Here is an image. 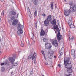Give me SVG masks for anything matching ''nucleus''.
<instances>
[{
  "label": "nucleus",
  "mask_w": 76,
  "mask_h": 76,
  "mask_svg": "<svg viewBox=\"0 0 76 76\" xmlns=\"http://www.w3.org/2000/svg\"><path fill=\"white\" fill-rule=\"evenodd\" d=\"M64 64L65 66V67L66 69H72V65H71L69 66V67H66L67 66H69L71 64V61H70V58L68 57H66L64 58Z\"/></svg>",
  "instance_id": "f257e3e1"
},
{
  "label": "nucleus",
  "mask_w": 76,
  "mask_h": 76,
  "mask_svg": "<svg viewBox=\"0 0 76 76\" xmlns=\"http://www.w3.org/2000/svg\"><path fill=\"white\" fill-rule=\"evenodd\" d=\"M16 57H17V56L16 54H14L13 55V57H10L9 58V60L11 64H13V63L15 62V58H16Z\"/></svg>",
  "instance_id": "f03ea898"
},
{
  "label": "nucleus",
  "mask_w": 76,
  "mask_h": 76,
  "mask_svg": "<svg viewBox=\"0 0 76 76\" xmlns=\"http://www.w3.org/2000/svg\"><path fill=\"white\" fill-rule=\"evenodd\" d=\"M36 53L34 52V54H33L32 55V53H30V55L28 56V59L29 60H30V59H32V60H33L34 59H35V57L36 56Z\"/></svg>",
  "instance_id": "7ed1b4c3"
},
{
  "label": "nucleus",
  "mask_w": 76,
  "mask_h": 76,
  "mask_svg": "<svg viewBox=\"0 0 76 76\" xmlns=\"http://www.w3.org/2000/svg\"><path fill=\"white\" fill-rule=\"evenodd\" d=\"M68 23L71 28H75L74 25L72 24V18L70 17L69 18V20H68Z\"/></svg>",
  "instance_id": "20e7f679"
},
{
  "label": "nucleus",
  "mask_w": 76,
  "mask_h": 76,
  "mask_svg": "<svg viewBox=\"0 0 76 76\" xmlns=\"http://www.w3.org/2000/svg\"><path fill=\"white\" fill-rule=\"evenodd\" d=\"M54 53L53 52H48V56L49 58L52 59L53 58V53Z\"/></svg>",
  "instance_id": "39448f33"
},
{
  "label": "nucleus",
  "mask_w": 76,
  "mask_h": 76,
  "mask_svg": "<svg viewBox=\"0 0 76 76\" xmlns=\"http://www.w3.org/2000/svg\"><path fill=\"white\" fill-rule=\"evenodd\" d=\"M45 47L46 49H51V44L48 43H46L45 44Z\"/></svg>",
  "instance_id": "423d86ee"
},
{
  "label": "nucleus",
  "mask_w": 76,
  "mask_h": 76,
  "mask_svg": "<svg viewBox=\"0 0 76 76\" xmlns=\"http://www.w3.org/2000/svg\"><path fill=\"white\" fill-rule=\"evenodd\" d=\"M52 44V45H54L55 47H57L58 45V43L57 40H55L53 41Z\"/></svg>",
  "instance_id": "0eeeda50"
},
{
  "label": "nucleus",
  "mask_w": 76,
  "mask_h": 76,
  "mask_svg": "<svg viewBox=\"0 0 76 76\" xmlns=\"http://www.w3.org/2000/svg\"><path fill=\"white\" fill-rule=\"evenodd\" d=\"M23 33V30L22 29L20 28L19 29L18 31L17 32V35H20Z\"/></svg>",
  "instance_id": "6e6552de"
},
{
  "label": "nucleus",
  "mask_w": 76,
  "mask_h": 76,
  "mask_svg": "<svg viewBox=\"0 0 76 76\" xmlns=\"http://www.w3.org/2000/svg\"><path fill=\"white\" fill-rule=\"evenodd\" d=\"M57 38L58 41H60L62 38V36L60 35V32H58V33Z\"/></svg>",
  "instance_id": "1a4fd4ad"
},
{
  "label": "nucleus",
  "mask_w": 76,
  "mask_h": 76,
  "mask_svg": "<svg viewBox=\"0 0 76 76\" xmlns=\"http://www.w3.org/2000/svg\"><path fill=\"white\" fill-rule=\"evenodd\" d=\"M64 14L65 16H69L70 14V11L68 10H64Z\"/></svg>",
  "instance_id": "9d476101"
},
{
  "label": "nucleus",
  "mask_w": 76,
  "mask_h": 76,
  "mask_svg": "<svg viewBox=\"0 0 76 76\" xmlns=\"http://www.w3.org/2000/svg\"><path fill=\"white\" fill-rule=\"evenodd\" d=\"M53 28L54 29H55V31L56 33V32H60V30H59V28H58V26L56 25V26H55L53 27Z\"/></svg>",
  "instance_id": "9b49d317"
},
{
  "label": "nucleus",
  "mask_w": 76,
  "mask_h": 76,
  "mask_svg": "<svg viewBox=\"0 0 76 76\" xmlns=\"http://www.w3.org/2000/svg\"><path fill=\"white\" fill-rule=\"evenodd\" d=\"M50 21L46 19L44 22V25L47 26L50 25Z\"/></svg>",
  "instance_id": "f8f14e48"
},
{
  "label": "nucleus",
  "mask_w": 76,
  "mask_h": 76,
  "mask_svg": "<svg viewBox=\"0 0 76 76\" xmlns=\"http://www.w3.org/2000/svg\"><path fill=\"white\" fill-rule=\"evenodd\" d=\"M46 20L51 22V20H52V16L51 15H49L46 18Z\"/></svg>",
  "instance_id": "ddd939ff"
},
{
  "label": "nucleus",
  "mask_w": 76,
  "mask_h": 76,
  "mask_svg": "<svg viewBox=\"0 0 76 76\" xmlns=\"http://www.w3.org/2000/svg\"><path fill=\"white\" fill-rule=\"evenodd\" d=\"M64 48H62L61 50L60 51H59V54L60 55H59V57H60L61 55H63V52H64Z\"/></svg>",
  "instance_id": "4468645a"
},
{
  "label": "nucleus",
  "mask_w": 76,
  "mask_h": 76,
  "mask_svg": "<svg viewBox=\"0 0 76 76\" xmlns=\"http://www.w3.org/2000/svg\"><path fill=\"white\" fill-rule=\"evenodd\" d=\"M18 20L17 19H15L13 20L12 22L13 25H16L18 24Z\"/></svg>",
  "instance_id": "2eb2a0df"
},
{
  "label": "nucleus",
  "mask_w": 76,
  "mask_h": 76,
  "mask_svg": "<svg viewBox=\"0 0 76 76\" xmlns=\"http://www.w3.org/2000/svg\"><path fill=\"white\" fill-rule=\"evenodd\" d=\"M11 15L12 16H15L16 15V10H12L11 11Z\"/></svg>",
  "instance_id": "dca6fc26"
},
{
  "label": "nucleus",
  "mask_w": 76,
  "mask_h": 76,
  "mask_svg": "<svg viewBox=\"0 0 76 76\" xmlns=\"http://www.w3.org/2000/svg\"><path fill=\"white\" fill-rule=\"evenodd\" d=\"M66 71L68 73H72L73 72V70H72V69H67Z\"/></svg>",
  "instance_id": "f3484780"
},
{
  "label": "nucleus",
  "mask_w": 76,
  "mask_h": 76,
  "mask_svg": "<svg viewBox=\"0 0 76 76\" xmlns=\"http://www.w3.org/2000/svg\"><path fill=\"white\" fill-rule=\"evenodd\" d=\"M51 23L53 25H56V19H54L51 22Z\"/></svg>",
  "instance_id": "a211bd4d"
},
{
  "label": "nucleus",
  "mask_w": 76,
  "mask_h": 76,
  "mask_svg": "<svg viewBox=\"0 0 76 76\" xmlns=\"http://www.w3.org/2000/svg\"><path fill=\"white\" fill-rule=\"evenodd\" d=\"M40 35L42 36H44V35H45V32L44 31V30L42 29H41Z\"/></svg>",
  "instance_id": "6ab92c4d"
},
{
  "label": "nucleus",
  "mask_w": 76,
  "mask_h": 76,
  "mask_svg": "<svg viewBox=\"0 0 76 76\" xmlns=\"http://www.w3.org/2000/svg\"><path fill=\"white\" fill-rule=\"evenodd\" d=\"M69 41H71V42H72L73 41V40L74 39V37L73 36H72L71 37V39H70V36H69Z\"/></svg>",
  "instance_id": "aec40b11"
},
{
  "label": "nucleus",
  "mask_w": 76,
  "mask_h": 76,
  "mask_svg": "<svg viewBox=\"0 0 76 76\" xmlns=\"http://www.w3.org/2000/svg\"><path fill=\"white\" fill-rule=\"evenodd\" d=\"M71 54L72 55H73L74 56L75 55V50L73 49H72L71 50Z\"/></svg>",
  "instance_id": "412c9836"
},
{
  "label": "nucleus",
  "mask_w": 76,
  "mask_h": 76,
  "mask_svg": "<svg viewBox=\"0 0 76 76\" xmlns=\"http://www.w3.org/2000/svg\"><path fill=\"white\" fill-rule=\"evenodd\" d=\"M1 70L2 72H5V68H4V67H2Z\"/></svg>",
  "instance_id": "4be33fe9"
},
{
  "label": "nucleus",
  "mask_w": 76,
  "mask_h": 76,
  "mask_svg": "<svg viewBox=\"0 0 76 76\" xmlns=\"http://www.w3.org/2000/svg\"><path fill=\"white\" fill-rule=\"evenodd\" d=\"M37 1L36 0H34V1H33V4L34 5H37Z\"/></svg>",
  "instance_id": "5701e85b"
},
{
  "label": "nucleus",
  "mask_w": 76,
  "mask_h": 76,
  "mask_svg": "<svg viewBox=\"0 0 76 76\" xmlns=\"http://www.w3.org/2000/svg\"><path fill=\"white\" fill-rule=\"evenodd\" d=\"M51 10H53V2H51Z\"/></svg>",
  "instance_id": "b1692460"
},
{
  "label": "nucleus",
  "mask_w": 76,
  "mask_h": 76,
  "mask_svg": "<svg viewBox=\"0 0 76 76\" xmlns=\"http://www.w3.org/2000/svg\"><path fill=\"white\" fill-rule=\"evenodd\" d=\"M13 66L15 67V66H18V64L16 63H15L12 65Z\"/></svg>",
  "instance_id": "393cba45"
},
{
  "label": "nucleus",
  "mask_w": 76,
  "mask_h": 76,
  "mask_svg": "<svg viewBox=\"0 0 76 76\" xmlns=\"http://www.w3.org/2000/svg\"><path fill=\"white\" fill-rule=\"evenodd\" d=\"M4 64L5 65H6L7 64H8V60H6L4 61Z\"/></svg>",
  "instance_id": "a878e982"
},
{
  "label": "nucleus",
  "mask_w": 76,
  "mask_h": 76,
  "mask_svg": "<svg viewBox=\"0 0 76 76\" xmlns=\"http://www.w3.org/2000/svg\"><path fill=\"white\" fill-rule=\"evenodd\" d=\"M37 10H35L34 12V17H35V16H36V15H37Z\"/></svg>",
  "instance_id": "bb28decb"
},
{
  "label": "nucleus",
  "mask_w": 76,
  "mask_h": 76,
  "mask_svg": "<svg viewBox=\"0 0 76 76\" xmlns=\"http://www.w3.org/2000/svg\"><path fill=\"white\" fill-rule=\"evenodd\" d=\"M27 13L28 14H31V11L30 10L29 8L27 10Z\"/></svg>",
  "instance_id": "cd10ccee"
},
{
  "label": "nucleus",
  "mask_w": 76,
  "mask_h": 76,
  "mask_svg": "<svg viewBox=\"0 0 76 76\" xmlns=\"http://www.w3.org/2000/svg\"><path fill=\"white\" fill-rule=\"evenodd\" d=\"M41 16H42L44 18L45 17V16H46V15L45 14H42L41 15Z\"/></svg>",
  "instance_id": "c85d7f7f"
},
{
  "label": "nucleus",
  "mask_w": 76,
  "mask_h": 76,
  "mask_svg": "<svg viewBox=\"0 0 76 76\" xmlns=\"http://www.w3.org/2000/svg\"><path fill=\"white\" fill-rule=\"evenodd\" d=\"M18 26L19 27L20 29H21V28L23 26L20 24H19L18 25Z\"/></svg>",
  "instance_id": "c756f323"
},
{
  "label": "nucleus",
  "mask_w": 76,
  "mask_h": 76,
  "mask_svg": "<svg viewBox=\"0 0 76 76\" xmlns=\"http://www.w3.org/2000/svg\"><path fill=\"white\" fill-rule=\"evenodd\" d=\"M15 17L14 16H12V17L11 18V20H13L14 19H15Z\"/></svg>",
  "instance_id": "7c9ffc66"
},
{
  "label": "nucleus",
  "mask_w": 76,
  "mask_h": 76,
  "mask_svg": "<svg viewBox=\"0 0 76 76\" xmlns=\"http://www.w3.org/2000/svg\"><path fill=\"white\" fill-rule=\"evenodd\" d=\"M47 39L46 38H44L43 39V41L44 42H46L47 41Z\"/></svg>",
  "instance_id": "2f4dec72"
},
{
  "label": "nucleus",
  "mask_w": 76,
  "mask_h": 76,
  "mask_svg": "<svg viewBox=\"0 0 76 76\" xmlns=\"http://www.w3.org/2000/svg\"><path fill=\"white\" fill-rule=\"evenodd\" d=\"M30 37L31 38H34V34H32H32L30 36Z\"/></svg>",
  "instance_id": "473e14b6"
},
{
  "label": "nucleus",
  "mask_w": 76,
  "mask_h": 76,
  "mask_svg": "<svg viewBox=\"0 0 76 76\" xmlns=\"http://www.w3.org/2000/svg\"><path fill=\"white\" fill-rule=\"evenodd\" d=\"M21 47H23L24 46V44H23V42H21Z\"/></svg>",
  "instance_id": "72a5a7b5"
},
{
  "label": "nucleus",
  "mask_w": 76,
  "mask_h": 76,
  "mask_svg": "<svg viewBox=\"0 0 76 76\" xmlns=\"http://www.w3.org/2000/svg\"><path fill=\"white\" fill-rule=\"evenodd\" d=\"M72 76V74H66V75H65V76Z\"/></svg>",
  "instance_id": "f704fd0d"
},
{
  "label": "nucleus",
  "mask_w": 76,
  "mask_h": 76,
  "mask_svg": "<svg viewBox=\"0 0 76 76\" xmlns=\"http://www.w3.org/2000/svg\"><path fill=\"white\" fill-rule=\"evenodd\" d=\"M41 53L42 54H43V56H45V53H44V51L43 50L42 51Z\"/></svg>",
  "instance_id": "c9c22d12"
},
{
  "label": "nucleus",
  "mask_w": 76,
  "mask_h": 76,
  "mask_svg": "<svg viewBox=\"0 0 76 76\" xmlns=\"http://www.w3.org/2000/svg\"><path fill=\"white\" fill-rule=\"evenodd\" d=\"M44 59H45V60H47V58H46L45 57V55L44 56Z\"/></svg>",
  "instance_id": "e433bc0d"
},
{
  "label": "nucleus",
  "mask_w": 76,
  "mask_h": 76,
  "mask_svg": "<svg viewBox=\"0 0 76 76\" xmlns=\"http://www.w3.org/2000/svg\"><path fill=\"white\" fill-rule=\"evenodd\" d=\"M4 64H5L4 63H2L1 64V66H3V65H4Z\"/></svg>",
  "instance_id": "4c0bfd02"
},
{
  "label": "nucleus",
  "mask_w": 76,
  "mask_h": 76,
  "mask_svg": "<svg viewBox=\"0 0 76 76\" xmlns=\"http://www.w3.org/2000/svg\"><path fill=\"white\" fill-rule=\"evenodd\" d=\"M1 15H4V12L3 11L1 14Z\"/></svg>",
  "instance_id": "58836bf2"
},
{
  "label": "nucleus",
  "mask_w": 76,
  "mask_h": 76,
  "mask_svg": "<svg viewBox=\"0 0 76 76\" xmlns=\"http://www.w3.org/2000/svg\"><path fill=\"white\" fill-rule=\"evenodd\" d=\"M36 60H35V59H34V63L35 64L36 63H37V62L36 61H35Z\"/></svg>",
  "instance_id": "ea45409f"
},
{
  "label": "nucleus",
  "mask_w": 76,
  "mask_h": 76,
  "mask_svg": "<svg viewBox=\"0 0 76 76\" xmlns=\"http://www.w3.org/2000/svg\"><path fill=\"white\" fill-rule=\"evenodd\" d=\"M12 3H13V0H10Z\"/></svg>",
  "instance_id": "a19ab883"
},
{
  "label": "nucleus",
  "mask_w": 76,
  "mask_h": 76,
  "mask_svg": "<svg viewBox=\"0 0 76 76\" xmlns=\"http://www.w3.org/2000/svg\"><path fill=\"white\" fill-rule=\"evenodd\" d=\"M4 0H1V2H3V1H4Z\"/></svg>",
  "instance_id": "79ce46f5"
},
{
  "label": "nucleus",
  "mask_w": 76,
  "mask_h": 76,
  "mask_svg": "<svg viewBox=\"0 0 76 76\" xmlns=\"http://www.w3.org/2000/svg\"><path fill=\"white\" fill-rule=\"evenodd\" d=\"M18 16H19V14H18L17 15V18H18Z\"/></svg>",
  "instance_id": "37998d69"
},
{
  "label": "nucleus",
  "mask_w": 76,
  "mask_h": 76,
  "mask_svg": "<svg viewBox=\"0 0 76 76\" xmlns=\"http://www.w3.org/2000/svg\"><path fill=\"white\" fill-rule=\"evenodd\" d=\"M45 64L46 65H48V63H47V62H46L45 63Z\"/></svg>",
  "instance_id": "c03bdc74"
},
{
  "label": "nucleus",
  "mask_w": 76,
  "mask_h": 76,
  "mask_svg": "<svg viewBox=\"0 0 76 76\" xmlns=\"http://www.w3.org/2000/svg\"><path fill=\"white\" fill-rule=\"evenodd\" d=\"M35 25L36 26V28H37V23L35 24Z\"/></svg>",
  "instance_id": "a18cd8bd"
},
{
  "label": "nucleus",
  "mask_w": 76,
  "mask_h": 76,
  "mask_svg": "<svg viewBox=\"0 0 76 76\" xmlns=\"http://www.w3.org/2000/svg\"><path fill=\"white\" fill-rule=\"evenodd\" d=\"M58 66L59 67H61V65L60 64H58Z\"/></svg>",
  "instance_id": "49530a36"
},
{
  "label": "nucleus",
  "mask_w": 76,
  "mask_h": 76,
  "mask_svg": "<svg viewBox=\"0 0 76 76\" xmlns=\"http://www.w3.org/2000/svg\"><path fill=\"white\" fill-rule=\"evenodd\" d=\"M13 67H12L10 69V70L11 69H13Z\"/></svg>",
  "instance_id": "de8ad7c7"
},
{
  "label": "nucleus",
  "mask_w": 76,
  "mask_h": 76,
  "mask_svg": "<svg viewBox=\"0 0 76 76\" xmlns=\"http://www.w3.org/2000/svg\"><path fill=\"white\" fill-rule=\"evenodd\" d=\"M54 57L55 58H56V56H54Z\"/></svg>",
  "instance_id": "09e8293b"
},
{
  "label": "nucleus",
  "mask_w": 76,
  "mask_h": 76,
  "mask_svg": "<svg viewBox=\"0 0 76 76\" xmlns=\"http://www.w3.org/2000/svg\"><path fill=\"white\" fill-rule=\"evenodd\" d=\"M12 73H13V72H11V74H12Z\"/></svg>",
  "instance_id": "8fccbe9b"
},
{
  "label": "nucleus",
  "mask_w": 76,
  "mask_h": 76,
  "mask_svg": "<svg viewBox=\"0 0 76 76\" xmlns=\"http://www.w3.org/2000/svg\"><path fill=\"white\" fill-rule=\"evenodd\" d=\"M64 1L65 2H66V0H64Z\"/></svg>",
  "instance_id": "3c124183"
},
{
  "label": "nucleus",
  "mask_w": 76,
  "mask_h": 76,
  "mask_svg": "<svg viewBox=\"0 0 76 76\" xmlns=\"http://www.w3.org/2000/svg\"><path fill=\"white\" fill-rule=\"evenodd\" d=\"M35 28H37V26H35Z\"/></svg>",
  "instance_id": "603ef678"
},
{
  "label": "nucleus",
  "mask_w": 76,
  "mask_h": 76,
  "mask_svg": "<svg viewBox=\"0 0 76 76\" xmlns=\"http://www.w3.org/2000/svg\"><path fill=\"white\" fill-rule=\"evenodd\" d=\"M50 67H51V66H50Z\"/></svg>",
  "instance_id": "864d4df0"
},
{
  "label": "nucleus",
  "mask_w": 76,
  "mask_h": 76,
  "mask_svg": "<svg viewBox=\"0 0 76 76\" xmlns=\"http://www.w3.org/2000/svg\"><path fill=\"white\" fill-rule=\"evenodd\" d=\"M1 53V51H0V53Z\"/></svg>",
  "instance_id": "5fc2aeb1"
},
{
  "label": "nucleus",
  "mask_w": 76,
  "mask_h": 76,
  "mask_svg": "<svg viewBox=\"0 0 76 76\" xmlns=\"http://www.w3.org/2000/svg\"><path fill=\"white\" fill-rule=\"evenodd\" d=\"M52 67H53V66H52Z\"/></svg>",
  "instance_id": "6e6d98bb"
},
{
  "label": "nucleus",
  "mask_w": 76,
  "mask_h": 76,
  "mask_svg": "<svg viewBox=\"0 0 76 76\" xmlns=\"http://www.w3.org/2000/svg\"><path fill=\"white\" fill-rule=\"evenodd\" d=\"M0 11H1V10H0Z\"/></svg>",
  "instance_id": "4d7b16f0"
}]
</instances>
